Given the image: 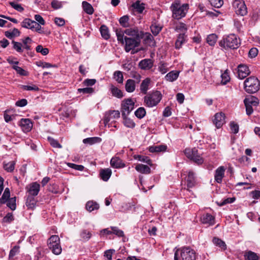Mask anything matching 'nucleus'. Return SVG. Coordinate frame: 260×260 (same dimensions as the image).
I'll use <instances>...</instances> for the list:
<instances>
[{
    "instance_id": "f257e3e1",
    "label": "nucleus",
    "mask_w": 260,
    "mask_h": 260,
    "mask_svg": "<svg viewBox=\"0 0 260 260\" xmlns=\"http://www.w3.org/2000/svg\"><path fill=\"white\" fill-rule=\"evenodd\" d=\"M197 253L189 246H184L177 249L174 254V260H196Z\"/></svg>"
},
{
    "instance_id": "f03ea898",
    "label": "nucleus",
    "mask_w": 260,
    "mask_h": 260,
    "mask_svg": "<svg viewBox=\"0 0 260 260\" xmlns=\"http://www.w3.org/2000/svg\"><path fill=\"white\" fill-rule=\"evenodd\" d=\"M240 45V39L234 34H231L219 42V45L225 49H236Z\"/></svg>"
},
{
    "instance_id": "7ed1b4c3",
    "label": "nucleus",
    "mask_w": 260,
    "mask_h": 260,
    "mask_svg": "<svg viewBox=\"0 0 260 260\" xmlns=\"http://www.w3.org/2000/svg\"><path fill=\"white\" fill-rule=\"evenodd\" d=\"M189 9L187 4L181 5L179 3H175L172 4L171 9L172 11V17L176 19L179 20L186 15Z\"/></svg>"
},
{
    "instance_id": "20e7f679",
    "label": "nucleus",
    "mask_w": 260,
    "mask_h": 260,
    "mask_svg": "<svg viewBox=\"0 0 260 260\" xmlns=\"http://www.w3.org/2000/svg\"><path fill=\"white\" fill-rule=\"evenodd\" d=\"M260 88V82L258 79L250 76L246 79L244 82V89L248 93H256Z\"/></svg>"
},
{
    "instance_id": "39448f33",
    "label": "nucleus",
    "mask_w": 260,
    "mask_h": 260,
    "mask_svg": "<svg viewBox=\"0 0 260 260\" xmlns=\"http://www.w3.org/2000/svg\"><path fill=\"white\" fill-rule=\"evenodd\" d=\"M161 98V94L159 91L150 92L144 97V103L148 107H153L159 103Z\"/></svg>"
},
{
    "instance_id": "423d86ee",
    "label": "nucleus",
    "mask_w": 260,
    "mask_h": 260,
    "mask_svg": "<svg viewBox=\"0 0 260 260\" xmlns=\"http://www.w3.org/2000/svg\"><path fill=\"white\" fill-rule=\"evenodd\" d=\"M48 246L52 252L58 255L61 253L62 248L60 244V239L57 235H52L48 240Z\"/></svg>"
},
{
    "instance_id": "0eeeda50",
    "label": "nucleus",
    "mask_w": 260,
    "mask_h": 260,
    "mask_svg": "<svg viewBox=\"0 0 260 260\" xmlns=\"http://www.w3.org/2000/svg\"><path fill=\"white\" fill-rule=\"evenodd\" d=\"M184 153L187 157L192 160L198 165L202 164L204 161L203 158L199 153L198 149L196 148L192 149L186 148L184 150Z\"/></svg>"
},
{
    "instance_id": "6e6552de",
    "label": "nucleus",
    "mask_w": 260,
    "mask_h": 260,
    "mask_svg": "<svg viewBox=\"0 0 260 260\" xmlns=\"http://www.w3.org/2000/svg\"><path fill=\"white\" fill-rule=\"evenodd\" d=\"M134 102L131 99L123 100L121 105L122 117L127 116L134 108Z\"/></svg>"
},
{
    "instance_id": "1a4fd4ad",
    "label": "nucleus",
    "mask_w": 260,
    "mask_h": 260,
    "mask_svg": "<svg viewBox=\"0 0 260 260\" xmlns=\"http://www.w3.org/2000/svg\"><path fill=\"white\" fill-rule=\"evenodd\" d=\"M233 6L237 14L241 16H244L247 14V9L244 1L235 0L233 3Z\"/></svg>"
},
{
    "instance_id": "9d476101",
    "label": "nucleus",
    "mask_w": 260,
    "mask_h": 260,
    "mask_svg": "<svg viewBox=\"0 0 260 260\" xmlns=\"http://www.w3.org/2000/svg\"><path fill=\"white\" fill-rule=\"evenodd\" d=\"M125 50L126 52H129L132 49L140 45L141 39L124 37Z\"/></svg>"
},
{
    "instance_id": "9b49d317",
    "label": "nucleus",
    "mask_w": 260,
    "mask_h": 260,
    "mask_svg": "<svg viewBox=\"0 0 260 260\" xmlns=\"http://www.w3.org/2000/svg\"><path fill=\"white\" fill-rule=\"evenodd\" d=\"M185 182L187 187V190L190 191L189 188L193 187L197 183L196 177L192 171H189L188 172L187 176L185 178Z\"/></svg>"
},
{
    "instance_id": "f8f14e48",
    "label": "nucleus",
    "mask_w": 260,
    "mask_h": 260,
    "mask_svg": "<svg viewBox=\"0 0 260 260\" xmlns=\"http://www.w3.org/2000/svg\"><path fill=\"white\" fill-rule=\"evenodd\" d=\"M238 77L240 79H243L248 76L250 72L248 67L243 64H240L238 66Z\"/></svg>"
},
{
    "instance_id": "ddd939ff",
    "label": "nucleus",
    "mask_w": 260,
    "mask_h": 260,
    "mask_svg": "<svg viewBox=\"0 0 260 260\" xmlns=\"http://www.w3.org/2000/svg\"><path fill=\"white\" fill-rule=\"evenodd\" d=\"M213 122L217 128H220L225 123L224 114L222 112L216 113Z\"/></svg>"
},
{
    "instance_id": "4468645a",
    "label": "nucleus",
    "mask_w": 260,
    "mask_h": 260,
    "mask_svg": "<svg viewBox=\"0 0 260 260\" xmlns=\"http://www.w3.org/2000/svg\"><path fill=\"white\" fill-rule=\"evenodd\" d=\"M29 197H35L38 194L40 191V185L37 182H33L26 187Z\"/></svg>"
},
{
    "instance_id": "2eb2a0df",
    "label": "nucleus",
    "mask_w": 260,
    "mask_h": 260,
    "mask_svg": "<svg viewBox=\"0 0 260 260\" xmlns=\"http://www.w3.org/2000/svg\"><path fill=\"white\" fill-rule=\"evenodd\" d=\"M126 35L133 37L134 38L142 39L144 37V33L139 31L138 28H128L124 30Z\"/></svg>"
},
{
    "instance_id": "dca6fc26",
    "label": "nucleus",
    "mask_w": 260,
    "mask_h": 260,
    "mask_svg": "<svg viewBox=\"0 0 260 260\" xmlns=\"http://www.w3.org/2000/svg\"><path fill=\"white\" fill-rule=\"evenodd\" d=\"M120 117V112L118 110H112L107 112L104 118L105 124L108 123L113 119L118 118Z\"/></svg>"
},
{
    "instance_id": "f3484780",
    "label": "nucleus",
    "mask_w": 260,
    "mask_h": 260,
    "mask_svg": "<svg viewBox=\"0 0 260 260\" xmlns=\"http://www.w3.org/2000/svg\"><path fill=\"white\" fill-rule=\"evenodd\" d=\"M19 125L24 133L30 131L32 127V123L29 119H21L19 121Z\"/></svg>"
},
{
    "instance_id": "a211bd4d",
    "label": "nucleus",
    "mask_w": 260,
    "mask_h": 260,
    "mask_svg": "<svg viewBox=\"0 0 260 260\" xmlns=\"http://www.w3.org/2000/svg\"><path fill=\"white\" fill-rule=\"evenodd\" d=\"M201 221L203 224L212 225L215 223V218L209 213L204 214L201 217Z\"/></svg>"
},
{
    "instance_id": "6ab92c4d",
    "label": "nucleus",
    "mask_w": 260,
    "mask_h": 260,
    "mask_svg": "<svg viewBox=\"0 0 260 260\" xmlns=\"http://www.w3.org/2000/svg\"><path fill=\"white\" fill-rule=\"evenodd\" d=\"M225 169L221 166L218 168L215 172L214 178L217 183H221L224 175Z\"/></svg>"
},
{
    "instance_id": "aec40b11",
    "label": "nucleus",
    "mask_w": 260,
    "mask_h": 260,
    "mask_svg": "<svg viewBox=\"0 0 260 260\" xmlns=\"http://www.w3.org/2000/svg\"><path fill=\"white\" fill-rule=\"evenodd\" d=\"M111 166L115 168H122L125 167L122 160L117 157H112L110 161Z\"/></svg>"
},
{
    "instance_id": "412c9836",
    "label": "nucleus",
    "mask_w": 260,
    "mask_h": 260,
    "mask_svg": "<svg viewBox=\"0 0 260 260\" xmlns=\"http://www.w3.org/2000/svg\"><path fill=\"white\" fill-rule=\"evenodd\" d=\"M139 66L141 69L149 70L153 66V62L150 59H144L141 60Z\"/></svg>"
},
{
    "instance_id": "4be33fe9",
    "label": "nucleus",
    "mask_w": 260,
    "mask_h": 260,
    "mask_svg": "<svg viewBox=\"0 0 260 260\" xmlns=\"http://www.w3.org/2000/svg\"><path fill=\"white\" fill-rule=\"evenodd\" d=\"M112 174V171L110 169L107 168L101 169L100 172V175L103 180L107 181Z\"/></svg>"
},
{
    "instance_id": "5701e85b",
    "label": "nucleus",
    "mask_w": 260,
    "mask_h": 260,
    "mask_svg": "<svg viewBox=\"0 0 260 260\" xmlns=\"http://www.w3.org/2000/svg\"><path fill=\"white\" fill-rule=\"evenodd\" d=\"M244 105H250L252 106H257L259 104L258 99L253 96L246 98L244 100Z\"/></svg>"
},
{
    "instance_id": "b1692460",
    "label": "nucleus",
    "mask_w": 260,
    "mask_h": 260,
    "mask_svg": "<svg viewBox=\"0 0 260 260\" xmlns=\"http://www.w3.org/2000/svg\"><path fill=\"white\" fill-rule=\"evenodd\" d=\"M125 90L127 92H133L136 88V82L133 79H128L125 82Z\"/></svg>"
},
{
    "instance_id": "393cba45",
    "label": "nucleus",
    "mask_w": 260,
    "mask_h": 260,
    "mask_svg": "<svg viewBox=\"0 0 260 260\" xmlns=\"http://www.w3.org/2000/svg\"><path fill=\"white\" fill-rule=\"evenodd\" d=\"M179 75V72L177 71H172L168 73L166 76L165 79L167 81L169 82H173L177 80Z\"/></svg>"
},
{
    "instance_id": "a878e982",
    "label": "nucleus",
    "mask_w": 260,
    "mask_h": 260,
    "mask_svg": "<svg viewBox=\"0 0 260 260\" xmlns=\"http://www.w3.org/2000/svg\"><path fill=\"white\" fill-rule=\"evenodd\" d=\"M167 146L165 145H153L149 147V150L150 152H160L166 151Z\"/></svg>"
},
{
    "instance_id": "bb28decb",
    "label": "nucleus",
    "mask_w": 260,
    "mask_h": 260,
    "mask_svg": "<svg viewBox=\"0 0 260 260\" xmlns=\"http://www.w3.org/2000/svg\"><path fill=\"white\" fill-rule=\"evenodd\" d=\"M150 83V80L149 78H146L142 81L140 85V91L143 94H146L148 90L149 89V86Z\"/></svg>"
},
{
    "instance_id": "cd10ccee",
    "label": "nucleus",
    "mask_w": 260,
    "mask_h": 260,
    "mask_svg": "<svg viewBox=\"0 0 260 260\" xmlns=\"http://www.w3.org/2000/svg\"><path fill=\"white\" fill-rule=\"evenodd\" d=\"M136 170L142 174H149L150 173V168L147 165L143 164H138L136 167Z\"/></svg>"
},
{
    "instance_id": "c85d7f7f",
    "label": "nucleus",
    "mask_w": 260,
    "mask_h": 260,
    "mask_svg": "<svg viewBox=\"0 0 260 260\" xmlns=\"http://www.w3.org/2000/svg\"><path fill=\"white\" fill-rule=\"evenodd\" d=\"M185 41V36L184 33H180L178 35L177 39L175 42V48L178 49H180L182 44H183Z\"/></svg>"
},
{
    "instance_id": "c756f323",
    "label": "nucleus",
    "mask_w": 260,
    "mask_h": 260,
    "mask_svg": "<svg viewBox=\"0 0 260 260\" xmlns=\"http://www.w3.org/2000/svg\"><path fill=\"white\" fill-rule=\"evenodd\" d=\"M110 91L113 96L118 99H121L123 96L122 91L113 85H111L110 86Z\"/></svg>"
},
{
    "instance_id": "7c9ffc66",
    "label": "nucleus",
    "mask_w": 260,
    "mask_h": 260,
    "mask_svg": "<svg viewBox=\"0 0 260 260\" xmlns=\"http://www.w3.org/2000/svg\"><path fill=\"white\" fill-rule=\"evenodd\" d=\"M102 139L100 137H91L84 139L83 142L85 144L93 145L95 143H100Z\"/></svg>"
},
{
    "instance_id": "2f4dec72",
    "label": "nucleus",
    "mask_w": 260,
    "mask_h": 260,
    "mask_svg": "<svg viewBox=\"0 0 260 260\" xmlns=\"http://www.w3.org/2000/svg\"><path fill=\"white\" fill-rule=\"evenodd\" d=\"M84 11L88 14L91 15L94 12V10L91 4L86 1H83L82 3Z\"/></svg>"
},
{
    "instance_id": "473e14b6",
    "label": "nucleus",
    "mask_w": 260,
    "mask_h": 260,
    "mask_svg": "<svg viewBox=\"0 0 260 260\" xmlns=\"http://www.w3.org/2000/svg\"><path fill=\"white\" fill-rule=\"evenodd\" d=\"M20 31L16 28H14L12 31H6L5 35L6 37L9 39H12L15 37H18L20 36Z\"/></svg>"
},
{
    "instance_id": "72a5a7b5",
    "label": "nucleus",
    "mask_w": 260,
    "mask_h": 260,
    "mask_svg": "<svg viewBox=\"0 0 260 260\" xmlns=\"http://www.w3.org/2000/svg\"><path fill=\"white\" fill-rule=\"evenodd\" d=\"M213 243L216 246H219L222 250L226 249V245L225 242L218 238L215 237L212 240Z\"/></svg>"
},
{
    "instance_id": "f704fd0d",
    "label": "nucleus",
    "mask_w": 260,
    "mask_h": 260,
    "mask_svg": "<svg viewBox=\"0 0 260 260\" xmlns=\"http://www.w3.org/2000/svg\"><path fill=\"white\" fill-rule=\"evenodd\" d=\"M86 209L91 212L94 210H98L99 208V205L93 201H89L86 204Z\"/></svg>"
},
{
    "instance_id": "c9c22d12",
    "label": "nucleus",
    "mask_w": 260,
    "mask_h": 260,
    "mask_svg": "<svg viewBox=\"0 0 260 260\" xmlns=\"http://www.w3.org/2000/svg\"><path fill=\"white\" fill-rule=\"evenodd\" d=\"M10 192L8 188H6L0 199V203L3 204L7 202L8 199H10Z\"/></svg>"
},
{
    "instance_id": "e433bc0d",
    "label": "nucleus",
    "mask_w": 260,
    "mask_h": 260,
    "mask_svg": "<svg viewBox=\"0 0 260 260\" xmlns=\"http://www.w3.org/2000/svg\"><path fill=\"white\" fill-rule=\"evenodd\" d=\"M100 32L102 37L105 40H108L110 38V34L108 27L105 25H102L100 27Z\"/></svg>"
},
{
    "instance_id": "4c0bfd02",
    "label": "nucleus",
    "mask_w": 260,
    "mask_h": 260,
    "mask_svg": "<svg viewBox=\"0 0 260 260\" xmlns=\"http://www.w3.org/2000/svg\"><path fill=\"white\" fill-rule=\"evenodd\" d=\"M12 44H13V49L19 53H21L23 51L22 48L23 45L21 43L12 41Z\"/></svg>"
},
{
    "instance_id": "58836bf2",
    "label": "nucleus",
    "mask_w": 260,
    "mask_h": 260,
    "mask_svg": "<svg viewBox=\"0 0 260 260\" xmlns=\"http://www.w3.org/2000/svg\"><path fill=\"white\" fill-rule=\"evenodd\" d=\"M37 202L32 197L28 196L26 201V206L30 209H33L36 205Z\"/></svg>"
},
{
    "instance_id": "ea45409f",
    "label": "nucleus",
    "mask_w": 260,
    "mask_h": 260,
    "mask_svg": "<svg viewBox=\"0 0 260 260\" xmlns=\"http://www.w3.org/2000/svg\"><path fill=\"white\" fill-rule=\"evenodd\" d=\"M124 31L122 30L121 29H116V35L118 41L122 44H124Z\"/></svg>"
},
{
    "instance_id": "a19ab883",
    "label": "nucleus",
    "mask_w": 260,
    "mask_h": 260,
    "mask_svg": "<svg viewBox=\"0 0 260 260\" xmlns=\"http://www.w3.org/2000/svg\"><path fill=\"white\" fill-rule=\"evenodd\" d=\"M135 158L139 161L145 162L150 166L152 165V160L148 156L138 155Z\"/></svg>"
},
{
    "instance_id": "79ce46f5",
    "label": "nucleus",
    "mask_w": 260,
    "mask_h": 260,
    "mask_svg": "<svg viewBox=\"0 0 260 260\" xmlns=\"http://www.w3.org/2000/svg\"><path fill=\"white\" fill-rule=\"evenodd\" d=\"M244 256L247 260H258L259 258L256 253L251 251L246 252Z\"/></svg>"
},
{
    "instance_id": "37998d69",
    "label": "nucleus",
    "mask_w": 260,
    "mask_h": 260,
    "mask_svg": "<svg viewBox=\"0 0 260 260\" xmlns=\"http://www.w3.org/2000/svg\"><path fill=\"white\" fill-rule=\"evenodd\" d=\"M114 79L118 83H122L123 82V76L121 71H117L114 73Z\"/></svg>"
},
{
    "instance_id": "c03bdc74",
    "label": "nucleus",
    "mask_w": 260,
    "mask_h": 260,
    "mask_svg": "<svg viewBox=\"0 0 260 260\" xmlns=\"http://www.w3.org/2000/svg\"><path fill=\"white\" fill-rule=\"evenodd\" d=\"M217 39V37L215 34L209 35L207 38V42L209 45L213 46L216 43Z\"/></svg>"
},
{
    "instance_id": "a18cd8bd",
    "label": "nucleus",
    "mask_w": 260,
    "mask_h": 260,
    "mask_svg": "<svg viewBox=\"0 0 260 260\" xmlns=\"http://www.w3.org/2000/svg\"><path fill=\"white\" fill-rule=\"evenodd\" d=\"M132 7L136 9L139 13H142L144 9V4L140 3V1H138L132 4Z\"/></svg>"
},
{
    "instance_id": "49530a36",
    "label": "nucleus",
    "mask_w": 260,
    "mask_h": 260,
    "mask_svg": "<svg viewBox=\"0 0 260 260\" xmlns=\"http://www.w3.org/2000/svg\"><path fill=\"white\" fill-rule=\"evenodd\" d=\"M123 119V123L125 126L129 128H134L135 126V123L133 120L127 117V116L122 117Z\"/></svg>"
},
{
    "instance_id": "de8ad7c7",
    "label": "nucleus",
    "mask_w": 260,
    "mask_h": 260,
    "mask_svg": "<svg viewBox=\"0 0 260 260\" xmlns=\"http://www.w3.org/2000/svg\"><path fill=\"white\" fill-rule=\"evenodd\" d=\"M15 165V162L14 161H11L8 163H4V168L7 172H11L14 170Z\"/></svg>"
},
{
    "instance_id": "09e8293b",
    "label": "nucleus",
    "mask_w": 260,
    "mask_h": 260,
    "mask_svg": "<svg viewBox=\"0 0 260 260\" xmlns=\"http://www.w3.org/2000/svg\"><path fill=\"white\" fill-rule=\"evenodd\" d=\"M135 114L137 117L141 119L146 115V111L144 108L140 107L135 111Z\"/></svg>"
},
{
    "instance_id": "8fccbe9b",
    "label": "nucleus",
    "mask_w": 260,
    "mask_h": 260,
    "mask_svg": "<svg viewBox=\"0 0 260 260\" xmlns=\"http://www.w3.org/2000/svg\"><path fill=\"white\" fill-rule=\"evenodd\" d=\"M7 205L8 207H9L12 210H15L16 209V198H11L8 200L7 201Z\"/></svg>"
},
{
    "instance_id": "3c124183",
    "label": "nucleus",
    "mask_w": 260,
    "mask_h": 260,
    "mask_svg": "<svg viewBox=\"0 0 260 260\" xmlns=\"http://www.w3.org/2000/svg\"><path fill=\"white\" fill-rule=\"evenodd\" d=\"M47 139L50 145L53 147L58 148H62V146L58 143L57 140L54 139V138L51 137H48Z\"/></svg>"
},
{
    "instance_id": "603ef678",
    "label": "nucleus",
    "mask_w": 260,
    "mask_h": 260,
    "mask_svg": "<svg viewBox=\"0 0 260 260\" xmlns=\"http://www.w3.org/2000/svg\"><path fill=\"white\" fill-rule=\"evenodd\" d=\"M187 28L186 24L182 22H179L178 24H177L176 26L175 30L177 31H180L182 32V33L185 34L187 31Z\"/></svg>"
},
{
    "instance_id": "864d4df0",
    "label": "nucleus",
    "mask_w": 260,
    "mask_h": 260,
    "mask_svg": "<svg viewBox=\"0 0 260 260\" xmlns=\"http://www.w3.org/2000/svg\"><path fill=\"white\" fill-rule=\"evenodd\" d=\"M36 50L38 53H41L43 55H46L49 53V49L40 45L36 47Z\"/></svg>"
},
{
    "instance_id": "5fc2aeb1",
    "label": "nucleus",
    "mask_w": 260,
    "mask_h": 260,
    "mask_svg": "<svg viewBox=\"0 0 260 260\" xmlns=\"http://www.w3.org/2000/svg\"><path fill=\"white\" fill-rule=\"evenodd\" d=\"M81 237L85 241H88L91 237V234L87 230H83L80 234Z\"/></svg>"
},
{
    "instance_id": "6e6d98bb",
    "label": "nucleus",
    "mask_w": 260,
    "mask_h": 260,
    "mask_svg": "<svg viewBox=\"0 0 260 260\" xmlns=\"http://www.w3.org/2000/svg\"><path fill=\"white\" fill-rule=\"evenodd\" d=\"M150 28L153 35L154 36H157L161 31L162 27L156 24H152Z\"/></svg>"
},
{
    "instance_id": "4d7b16f0",
    "label": "nucleus",
    "mask_w": 260,
    "mask_h": 260,
    "mask_svg": "<svg viewBox=\"0 0 260 260\" xmlns=\"http://www.w3.org/2000/svg\"><path fill=\"white\" fill-rule=\"evenodd\" d=\"M13 69L15 70L18 74L21 76H27L28 73L24 70H23L22 68H21L20 67H18L17 66H13L12 67Z\"/></svg>"
},
{
    "instance_id": "13d9d810",
    "label": "nucleus",
    "mask_w": 260,
    "mask_h": 260,
    "mask_svg": "<svg viewBox=\"0 0 260 260\" xmlns=\"http://www.w3.org/2000/svg\"><path fill=\"white\" fill-rule=\"evenodd\" d=\"M19 248L20 246L18 245H16L13 247V248L10 250L9 253V257L10 259L13 257L15 255H16L19 252Z\"/></svg>"
},
{
    "instance_id": "bf43d9fd",
    "label": "nucleus",
    "mask_w": 260,
    "mask_h": 260,
    "mask_svg": "<svg viewBox=\"0 0 260 260\" xmlns=\"http://www.w3.org/2000/svg\"><path fill=\"white\" fill-rule=\"evenodd\" d=\"M235 200V198H228L225 199H224L223 201H220V202H217V204L219 206H222L227 204L233 203Z\"/></svg>"
},
{
    "instance_id": "052dcab7",
    "label": "nucleus",
    "mask_w": 260,
    "mask_h": 260,
    "mask_svg": "<svg viewBox=\"0 0 260 260\" xmlns=\"http://www.w3.org/2000/svg\"><path fill=\"white\" fill-rule=\"evenodd\" d=\"M209 1L212 6L217 8L221 7L223 4V0H209Z\"/></svg>"
},
{
    "instance_id": "680f3d73",
    "label": "nucleus",
    "mask_w": 260,
    "mask_h": 260,
    "mask_svg": "<svg viewBox=\"0 0 260 260\" xmlns=\"http://www.w3.org/2000/svg\"><path fill=\"white\" fill-rule=\"evenodd\" d=\"M112 234H114L118 237H123L124 236L123 232L119 230L117 227L111 226Z\"/></svg>"
},
{
    "instance_id": "e2e57ef3",
    "label": "nucleus",
    "mask_w": 260,
    "mask_h": 260,
    "mask_svg": "<svg viewBox=\"0 0 260 260\" xmlns=\"http://www.w3.org/2000/svg\"><path fill=\"white\" fill-rule=\"evenodd\" d=\"M21 87L22 89L25 90H33V91H38L39 90V87L35 85H21Z\"/></svg>"
},
{
    "instance_id": "0e129e2a",
    "label": "nucleus",
    "mask_w": 260,
    "mask_h": 260,
    "mask_svg": "<svg viewBox=\"0 0 260 260\" xmlns=\"http://www.w3.org/2000/svg\"><path fill=\"white\" fill-rule=\"evenodd\" d=\"M67 165L68 167H69L71 168L74 169L76 170L80 171H83L84 169V166L82 165H76V164H73V163L68 162V163H67Z\"/></svg>"
},
{
    "instance_id": "69168bd1",
    "label": "nucleus",
    "mask_w": 260,
    "mask_h": 260,
    "mask_svg": "<svg viewBox=\"0 0 260 260\" xmlns=\"http://www.w3.org/2000/svg\"><path fill=\"white\" fill-rule=\"evenodd\" d=\"M32 23V20L29 18H26L23 20V21L21 22V26L22 27L26 28H30L31 23Z\"/></svg>"
},
{
    "instance_id": "338daca9",
    "label": "nucleus",
    "mask_w": 260,
    "mask_h": 260,
    "mask_svg": "<svg viewBox=\"0 0 260 260\" xmlns=\"http://www.w3.org/2000/svg\"><path fill=\"white\" fill-rule=\"evenodd\" d=\"M221 77L222 78L221 82L223 84H226L230 81V78L226 71L221 74Z\"/></svg>"
},
{
    "instance_id": "774afa93",
    "label": "nucleus",
    "mask_w": 260,
    "mask_h": 260,
    "mask_svg": "<svg viewBox=\"0 0 260 260\" xmlns=\"http://www.w3.org/2000/svg\"><path fill=\"white\" fill-rule=\"evenodd\" d=\"M14 216L12 213H8L3 218L4 222L10 223L14 220Z\"/></svg>"
}]
</instances>
